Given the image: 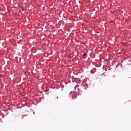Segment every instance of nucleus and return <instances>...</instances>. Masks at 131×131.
<instances>
[{"mask_svg":"<svg viewBox=\"0 0 131 131\" xmlns=\"http://www.w3.org/2000/svg\"><path fill=\"white\" fill-rule=\"evenodd\" d=\"M72 98L73 99H76V98H77V96L76 95L75 96H74V97L72 96Z\"/></svg>","mask_w":131,"mask_h":131,"instance_id":"obj_2","label":"nucleus"},{"mask_svg":"<svg viewBox=\"0 0 131 131\" xmlns=\"http://www.w3.org/2000/svg\"><path fill=\"white\" fill-rule=\"evenodd\" d=\"M21 10L22 11H23L24 10V9L23 8H22Z\"/></svg>","mask_w":131,"mask_h":131,"instance_id":"obj_3","label":"nucleus"},{"mask_svg":"<svg viewBox=\"0 0 131 131\" xmlns=\"http://www.w3.org/2000/svg\"><path fill=\"white\" fill-rule=\"evenodd\" d=\"M78 91H79V92H80V91H81V90H80V89H79L78 88Z\"/></svg>","mask_w":131,"mask_h":131,"instance_id":"obj_4","label":"nucleus"},{"mask_svg":"<svg viewBox=\"0 0 131 131\" xmlns=\"http://www.w3.org/2000/svg\"><path fill=\"white\" fill-rule=\"evenodd\" d=\"M71 94V93H70V94Z\"/></svg>","mask_w":131,"mask_h":131,"instance_id":"obj_6","label":"nucleus"},{"mask_svg":"<svg viewBox=\"0 0 131 131\" xmlns=\"http://www.w3.org/2000/svg\"><path fill=\"white\" fill-rule=\"evenodd\" d=\"M77 86H75L74 87V89H75H75H76L75 88H76L77 87Z\"/></svg>","mask_w":131,"mask_h":131,"instance_id":"obj_5","label":"nucleus"},{"mask_svg":"<svg viewBox=\"0 0 131 131\" xmlns=\"http://www.w3.org/2000/svg\"><path fill=\"white\" fill-rule=\"evenodd\" d=\"M87 55V54L86 53H84L83 54V58L84 59L85 58L84 57Z\"/></svg>","mask_w":131,"mask_h":131,"instance_id":"obj_1","label":"nucleus"}]
</instances>
